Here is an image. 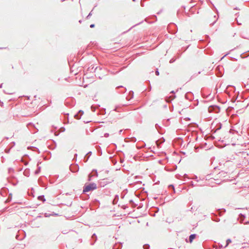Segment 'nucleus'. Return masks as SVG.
<instances>
[{"mask_svg": "<svg viewBox=\"0 0 249 249\" xmlns=\"http://www.w3.org/2000/svg\"><path fill=\"white\" fill-rule=\"evenodd\" d=\"M96 188V184L94 183L89 184L85 185L83 192H88L92 191Z\"/></svg>", "mask_w": 249, "mask_h": 249, "instance_id": "1", "label": "nucleus"}, {"mask_svg": "<svg viewBox=\"0 0 249 249\" xmlns=\"http://www.w3.org/2000/svg\"><path fill=\"white\" fill-rule=\"evenodd\" d=\"M196 234H191L189 237L190 242H192L193 240L195 238Z\"/></svg>", "mask_w": 249, "mask_h": 249, "instance_id": "2", "label": "nucleus"}, {"mask_svg": "<svg viewBox=\"0 0 249 249\" xmlns=\"http://www.w3.org/2000/svg\"><path fill=\"white\" fill-rule=\"evenodd\" d=\"M231 242V241L230 239H228L227 240V244L226 245V247H227L228 245V244H229V243H230Z\"/></svg>", "mask_w": 249, "mask_h": 249, "instance_id": "3", "label": "nucleus"}, {"mask_svg": "<svg viewBox=\"0 0 249 249\" xmlns=\"http://www.w3.org/2000/svg\"><path fill=\"white\" fill-rule=\"evenodd\" d=\"M90 27L91 28H93V27H94V24H91V25H90Z\"/></svg>", "mask_w": 249, "mask_h": 249, "instance_id": "4", "label": "nucleus"}, {"mask_svg": "<svg viewBox=\"0 0 249 249\" xmlns=\"http://www.w3.org/2000/svg\"><path fill=\"white\" fill-rule=\"evenodd\" d=\"M156 74H157V75H159V72L158 71H156Z\"/></svg>", "mask_w": 249, "mask_h": 249, "instance_id": "5", "label": "nucleus"}, {"mask_svg": "<svg viewBox=\"0 0 249 249\" xmlns=\"http://www.w3.org/2000/svg\"><path fill=\"white\" fill-rule=\"evenodd\" d=\"M62 1H64L65 0H62Z\"/></svg>", "mask_w": 249, "mask_h": 249, "instance_id": "6", "label": "nucleus"}]
</instances>
